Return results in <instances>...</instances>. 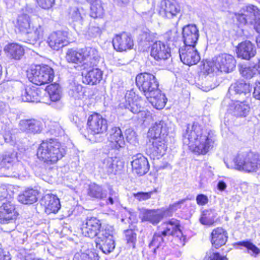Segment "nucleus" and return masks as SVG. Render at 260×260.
I'll list each match as a JSON object with an SVG mask.
<instances>
[{
  "instance_id": "61",
  "label": "nucleus",
  "mask_w": 260,
  "mask_h": 260,
  "mask_svg": "<svg viewBox=\"0 0 260 260\" xmlns=\"http://www.w3.org/2000/svg\"><path fill=\"white\" fill-rule=\"evenodd\" d=\"M253 96L256 100H260V80L255 83Z\"/></svg>"
},
{
  "instance_id": "6",
  "label": "nucleus",
  "mask_w": 260,
  "mask_h": 260,
  "mask_svg": "<svg viewBox=\"0 0 260 260\" xmlns=\"http://www.w3.org/2000/svg\"><path fill=\"white\" fill-rule=\"evenodd\" d=\"M28 78L30 82L36 85H42L50 83L54 78L53 70L47 65L32 66L28 71Z\"/></svg>"
},
{
  "instance_id": "44",
  "label": "nucleus",
  "mask_w": 260,
  "mask_h": 260,
  "mask_svg": "<svg viewBox=\"0 0 260 260\" xmlns=\"http://www.w3.org/2000/svg\"><path fill=\"white\" fill-rule=\"evenodd\" d=\"M160 232L155 233L153 235L152 240L149 244L150 248L154 253L156 252L157 249L164 245V238Z\"/></svg>"
},
{
  "instance_id": "45",
  "label": "nucleus",
  "mask_w": 260,
  "mask_h": 260,
  "mask_svg": "<svg viewBox=\"0 0 260 260\" xmlns=\"http://www.w3.org/2000/svg\"><path fill=\"white\" fill-rule=\"evenodd\" d=\"M258 72V69L255 66H247L246 65H240L239 72L242 77L246 79H251L257 72Z\"/></svg>"
},
{
  "instance_id": "14",
  "label": "nucleus",
  "mask_w": 260,
  "mask_h": 260,
  "mask_svg": "<svg viewBox=\"0 0 260 260\" xmlns=\"http://www.w3.org/2000/svg\"><path fill=\"white\" fill-rule=\"evenodd\" d=\"M17 153L16 152L8 153L3 156L1 161L0 170L1 172L8 171L5 173V176L11 177H17L19 176V173L13 171L14 165L17 162Z\"/></svg>"
},
{
  "instance_id": "35",
  "label": "nucleus",
  "mask_w": 260,
  "mask_h": 260,
  "mask_svg": "<svg viewBox=\"0 0 260 260\" xmlns=\"http://www.w3.org/2000/svg\"><path fill=\"white\" fill-rule=\"evenodd\" d=\"M102 72L98 68H93L90 70L83 78V83L94 85L99 83L102 78Z\"/></svg>"
},
{
  "instance_id": "21",
  "label": "nucleus",
  "mask_w": 260,
  "mask_h": 260,
  "mask_svg": "<svg viewBox=\"0 0 260 260\" xmlns=\"http://www.w3.org/2000/svg\"><path fill=\"white\" fill-rule=\"evenodd\" d=\"M236 54L238 58L249 60L256 54V48L253 44L249 41L241 42L236 47Z\"/></svg>"
},
{
  "instance_id": "63",
  "label": "nucleus",
  "mask_w": 260,
  "mask_h": 260,
  "mask_svg": "<svg viewBox=\"0 0 260 260\" xmlns=\"http://www.w3.org/2000/svg\"><path fill=\"white\" fill-rule=\"evenodd\" d=\"M135 97V93L133 91V90H130L126 92L125 95V99L126 100V102L129 103L132 102L133 101H135L134 100V98Z\"/></svg>"
},
{
  "instance_id": "27",
  "label": "nucleus",
  "mask_w": 260,
  "mask_h": 260,
  "mask_svg": "<svg viewBox=\"0 0 260 260\" xmlns=\"http://www.w3.org/2000/svg\"><path fill=\"white\" fill-rule=\"evenodd\" d=\"M84 69L94 66L98 64L100 57L98 50L93 48L86 47L83 49Z\"/></svg>"
},
{
  "instance_id": "10",
  "label": "nucleus",
  "mask_w": 260,
  "mask_h": 260,
  "mask_svg": "<svg viewBox=\"0 0 260 260\" xmlns=\"http://www.w3.org/2000/svg\"><path fill=\"white\" fill-rule=\"evenodd\" d=\"M100 221L95 217H88L82 224L81 233L85 237L90 238H98L99 234L103 230Z\"/></svg>"
},
{
  "instance_id": "25",
  "label": "nucleus",
  "mask_w": 260,
  "mask_h": 260,
  "mask_svg": "<svg viewBox=\"0 0 260 260\" xmlns=\"http://www.w3.org/2000/svg\"><path fill=\"white\" fill-rule=\"evenodd\" d=\"M165 138H152V144L147 149V153L151 155V157L162 156L167 149V145L164 140Z\"/></svg>"
},
{
  "instance_id": "42",
  "label": "nucleus",
  "mask_w": 260,
  "mask_h": 260,
  "mask_svg": "<svg viewBox=\"0 0 260 260\" xmlns=\"http://www.w3.org/2000/svg\"><path fill=\"white\" fill-rule=\"evenodd\" d=\"M83 49L78 51L71 49L66 54V59L69 62L77 63L83 61Z\"/></svg>"
},
{
  "instance_id": "23",
  "label": "nucleus",
  "mask_w": 260,
  "mask_h": 260,
  "mask_svg": "<svg viewBox=\"0 0 260 260\" xmlns=\"http://www.w3.org/2000/svg\"><path fill=\"white\" fill-rule=\"evenodd\" d=\"M228 239V234L221 227L213 229L210 234V239L213 247L218 249L224 245Z\"/></svg>"
},
{
  "instance_id": "41",
  "label": "nucleus",
  "mask_w": 260,
  "mask_h": 260,
  "mask_svg": "<svg viewBox=\"0 0 260 260\" xmlns=\"http://www.w3.org/2000/svg\"><path fill=\"white\" fill-rule=\"evenodd\" d=\"M46 90L51 101L56 102L59 101L61 99V89L58 84L54 83L47 86Z\"/></svg>"
},
{
  "instance_id": "34",
  "label": "nucleus",
  "mask_w": 260,
  "mask_h": 260,
  "mask_svg": "<svg viewBox=\"0 0 260 260\" xmlns=\"http://www.w3.org/2000/svg\"><path fill=\"white\" fill-rule=\"evenodd\" d=\"M87 194L90 197L95 199L104 200L106 198L107 192V190L104 189L102 185L92 183L88 186Z\"/></svg>"
},
{
  "instance_id": "33",
  "label": "nucleus",
  "mask_w": 260,
  "mask_h": 260,
  "mask_svg": "<svg viewBox=\"0 0 260 260\" xmlns=\"http://www.w3.org/2000/svg\"><path fill=\"white\" fill-rule=\"evenodd\" d=\"M38 192L32 188H28L21 192L17 197L18 201L23 204H32L38 200Z\"/></svg>"
},
{
  "instance_id": "49",
  "label": "nucleus",
  "mask_w": 260,
  "mask_h": 260,
  "mask_svg": "<svg viewBox=\"0 0 260 260\" xmlns=\"http://www.w3.org/2000/svg\"><path fill=\"white\" fill-rule=\"evenodd\" d=\"M186 200V199H182L173 204L170 205L167 209L162 211L164 217L172 216L175 212L181 208L182 205L185 203Z\"/></svg>"
},
{
  "instance_id": "59",
  "label": "nucleus",
  "mask_w": 260,
  "mask_h": 260,
  "mask_svg": "<svg viewBox=\"0 0 260 260\" xmlns=\"http://www.w3.org/2000/svg\"><path fill=\"white\" fill-rule=\"evenodd\" d=\"M101 33L100 28L97 26L91 25L88 30V34L92 37L100 36Z\"/></svg>"
},
{
  "instance_id": "37",
  "label": "nucleus",
  "mask_w": 260,
  "mask_h": 260,
  "mask_svg": "<svg viewBox=\"0 0 260 260\" xmlns=\"http://www.w3.org/2000/svg\"><path fill=\"white\" fill-rule=\"evenodd\" d=\"M217 74H208L205 72V69H204V77L202 78V82L201 84V87L202 90L205 91H208L212 89H214L216 85L214 83L216 81L215 75Z\"/></svg>"
},
{
  "instance_id": "32",
  "label": "nucleus",
  "mask_w": 260,
  "mask_h": 260,
  "mask_svg": "<svg viewBox=\"0 0 260 260\" xmlns=\"http://www.w3.org/2000/svg\"><path fill=\"white\" fill-rule=\"evenodd\" d=\"M230 111L237 117H245L249 113L250 107L244 102L236 101L230 105Z\"/></svg>"
},
{
  "instance_id": "58",
  "label": "nucleus",
  "mask_w": 260,
  "mask_h": 260,
  "mask_svg": "<svg viewBox=\"0 0 260 260\" xmlns=\"http://www.w3.org/2000/svg\"><path fill=\"white\" fill-rule=\"evenodd\" d=\"M49 131L52 135L57 136L61 133L62 128L58 123L53 122L50 126Z\"/></svg>"
},
{
  "instance_id": "11",
  "label": "nucleus",
  "mask_w": 260,
  "mask_h": 260,
  "mask_svg": "<svg viewBox=\"0 0 260 260\" xmlns=\"http://www.w3.org/2000/svg\"><path fill=\"white\" fill-rule=\"evenodd\" d=\"M87 124L91 133L93 135L103 134L106 132L108 128L106 119L98 113L89 116Z\"/></svg>"
},
{
  "instance_id": "47",
  "label": "nucleus",
  "mask_w": 260,
  "mask_h": 260,
  "mask_svg": "<svg viewBox=\"0 0 260 260\" xmlns=\"http://www.w3.org/2000/svg\"><path fill=\"white\" fill-rule=\"evenodd\" d=\"M90 4H91V17L95 18L102 16L104 14V9L101 5V1H94Z\"/></svg>"
},
{
  "instance_id": "52",
  "label": "nucleus",
  "mask_w": 260,
  "mask_h": 260,
  "mask_svg": "<svg viewBox=\"0 0 260 260\" xmlns=\"http://www.w3.org/2000/svg\"><path fill=\"white\" fill-rule=\"evenodd\" d=\"M125 239L130 247H135L137 240V234L132 230H127L125 231Z\"/></svg>"
},
{
  "instance_id": "30",
  "label": "nucleus",
  "mask_w": 260,
  "mask_h": 260,
  "mask_svg": "<svg viewBox=\"0 0 260 260\" xmlns=\"http://www.w3.org/2000/svg\"><path fill=\"white\" fill-rule=\"evenodd\" d=\"M168 134V127L164 121L156 122L149 129L148 135L152 138H165Z\"/></svg>"
},
{
  "instance_id": "20",
  "label": "nucleus",
  "mask_w": 260,
  "mask_h": 260,
  "mask_svg": "<svg viewBox=\"0 0 260 260\" xmlns=\"http://www.w3.org/2000/svg\"><path fill=\"white\" fill-rule=\"evenodd\" d=\"M48 43L53 50H59L68 44V32L61 30L53 32L48 38Z\"/></svg>"
},
{
  "instance_id": "18",
  "label": "nucleus",
  "mask_w": 260,
  "mask_h": 260,
  "mask_svg": "<svg viewBox=\"0 0 260 260\" xmlns=\"http://www.w3.org/2000/svg\"><path fill=\"white\" fill-rule=\"evenodd\" d=\"M252 87L249 83L244 80H239L232 84L229 88V94L234 96H245L246 98L250 95Z\"/></svg>"
},
{
  "instance_id": "16",
  "label": "nucleus",
  "mask_w": 260,
  "mask_h": 260,
  "mask_svg": "<svg viewBox=\"0 0 260 260\" xmlns=\"http://www.w3.org/2000/svg\"><path fill=\"white\" fill-rule=\"evenodd\" d=\"M114 48L117 51H125L131 49L134 45L131 35L125 32L116 35L112 41Z\"/></svg>"
},
{
  "instance_id": "9",
  "label": "nucleus",
  "mask_w": 260,
  "mask_h": 260,
  "mask_svg": "<svg viewBox=\"0 0 260 260\" xmlns=\"http://www.w3.org/2000/svg\"><path fill=\"white\" fill-rule=\"evenodd\" d=\"M17 215L14 205L10 203H3L0 207V223L8 225L7 232H11L15 229Z\"/></svg>"
},
{
  "instance_id": "60",
  "label": "nucleus",
  "mask_w": 260,
  "mask_h": 260,
  "mask_svg": "<svg viewBox=\"0 0 260 260\" xmlns=\"http://www.w3.org/2000/svg\"><path fill=\"white\" fill-rule=\"evenodd\" d=\"M154 38L153 34L151 33L150 31H144L141 35V40L148 42H152Z\"/></svg>"
},
{
  "instance_id": "13",
  "label": "nucleus",
  "mask_w": 260,
  "mask_h": 260,
  "mask_svg": "<svg viewBox=\"0 0 260 260\" xmlns=\"http://www.w3.org/2000/svg\"><path fill=\"white\" fill-rule=\"evenodd\" d=\"M179 56L182 62L191 66L197 64L200 60V56L196 46H184L179 50Z\"/></svg>"
},
{
  "instance_id": "2",
  "label": "nucleus",
  "mask_w": 260,
  "mask_h": 260,
  "mask_svg": "<svg viewBox=\"0 0 260 260\" xmlns=\"http://www.w3.org/2000/svg\"><path fill=\"white\" fill-rule=\"evenodd\" d=\"M136 84L156 109H162L165 106L167 98L158 89L159 83L154 75L146 72L139 74L136 77Z\"/></svg>"
},
{
  "instance_id": "64",
  "label": "nucleus",
  "mask_w": 260,
  "mask_h": 260,
  "mask_svg": "<svg viewBox=\"0 0 260 260\" xmlns=\"http://www.w3.org/2000/svg\"><path fill=\"white\" fill-rule=\"evenodd\" d=\"M8 194L7 189L6 186H0V200H3L7 198Z\"/></svg>"
},
{
  "instance_id": "28",
  "label": "nucleus",
  "mask_w": 260,
  "mask_h": 260,
  "mask_svg": "<svg viewBox=\"0 0 260 260\" xmlns=\"http://www.w3.org/2000/svg\"><path fill=\"white\" fill-rule=\"evenodd\" d=\"M180 11V7L176 3L164 0L161 2L159 13L163 17L171 18L179 13Z\"/></svg>"
},
{
  "instance_id": "8",
  "label": "nucleus",
  "mask_w": 260,
  "mask_h": 260,
  "mask_svg": "<svg viewBox=\"0 0 260 260\" xmlns=\"http://www.w3.org/2000/svg\"><path fill=\"white\" fill-rule=\"evenodd\" d=\"M164 230L160 232L164 237L172 236L174 240L179 246H183L185 243L186 238L180 230V222L174 219L164 222L162 224Z\"/></svg>"
},
{
  "instance_id": "24",
  "label": "nucleus",
  "mask_w": 260,
  "mask_h": 260,
  "mask_svg": "<svg viewBox=\"0 0 260 260\" xmlns=\"http://www.w3.org/2000/svg\"><path fill=\"white\" fill-rule=\"evenodd\" d=\"M108 139L111 142L112 148L121 152L125 149V144L124 137L119 127H112L110 130Z\"/></svg>"
},
{
  "instance_id": "31",
  "label": "nucleus",
  "mask_w": 260,
  "mask_h": 260,
  "mask_svg": "<svg viewBox=\"0 0 260 260\" xmlns=\"http://www.w3.org/2000/svg\"><path fill=\"white\" fill-rule=\"evenodd\" d=\"M15 27L20 32L26 34H31L30 30V18L27 14L22 13L19 15L16 20L13 22Z\"/></svg>"
},
{
  "instance_id": "29",
  "label": "nucleus",
  "mask_w": 260,
  "mask_h": 260,
  "mask_svg": "<svg viewBox=\"0 0 260 260\" xmlns=\"http://www.w3.org/2000/svg\"><path fill=\"white\" fill-rule=\"evenodd\" d=\"M163 217H165L162 211L158 212L154 210L142 209L139 214L142 221H149L153 224H157Z\"/></svg>"
},
{
  "instance_id": "50",
  "label": "nucleus",
  "mask_w": 260,
  "mask_h": 260,
  "mask_svg": "<svg viewBox=\"0 0 260 260\" xmlns=\"http://www.w3.org/2000/svg\"><path fill=\"white\" fill-rule=\"evenodd\" d=\"M237 245L246 248L247 252L252 256H256L260 253V249L250 241H244L237 243Z\"/></svg>"
},
{
  "instance_id": "55",
  "label": "nucleus",
  "mask_w": 260,
  "mask_h": 260,
  "mask_svg": "<svg viewBox=\"0 0 260 260\" xmlns=\"http://www.w3.org/2000/svg\"><path fill=\"white\" fill-rule=\"evenodd\" d=\"M154 191L149 192H138L134 194L135 198L139 201H145L149 199Z\"/></svg>"
},
{
  "instance_id": "17",
  "label": "nucleus",
  "mask_w": 260,
  "mask_h": 260,
  "mask_svg": "<svg viewBox=\"0 0 260 260\" xmlns=\"http://www.w3.org/2000/svg\"><path fill=\"white\" fill-rule=\"evenodd\" d=\"M18 125L20 131L28 135L39 134L43 128L42 122L34 118L21 119Z\"/></svg>"
},
{
  "instance_id": "1",
  "label": "nucleus",
  "mask_w": 260,
  "mask_h": 260,
  "mask_svg": "<svg viewBox=\"0 0 260 260\" xmlns=\"http://www.w3.org/2000/svg\"><path fill=\"white\" fill-rule=\"evenodd\" d=\"M215 139L212 133L203 129L198 123L188 124L183 133V144L198 154H205L213 147Z\"/></svg>"
},
{
  "instance_id": "40",
  "label": "nucleus",
  "mask_w": 260,
  "mask_h": 260,
  "mask_svg": "<svg viewBox=\"0 0 260 260\" xmlns=\"http://www.w3.org/2000/svg\"><path fill=\"white\" fill-rule=\"evenodd\" d=\"M21 96L22 100L25 102H37L38 100V93L34 88H25L21 91Z\"/></svg>"
},
{
  "instance_id": "19",
  "label": "nucleus",
  "mask_w": 260,
  "mask_h": 260,
  "mask_svg": "<svg viewBox=\"0 0 260 260\" xmlns=\"http://www.w3.org/2000/svg\"><path fill=\"white\" fill-rule=\"evenodd\" d=\"M150 55L157 61L165 60L170 56V49L165 43L156 41L151 48Z\"/></svg>"
},
{
  "instance_id": "48",
  "label": "nucleus",
  "mask_w": 260,
  "mask_h": 260,
  "mask_svg": "<svg viewBox=\"0 0 260 260\" xmlns=\"http://www.w3.org/2000/svg\"><path fill=\"white\" fill-rule=\"evenodd\" d=\"M29 32H31V34H27L28 37L30 38L28 40L30 41L29 43L34 44L42 37L43 28L41 25H39L34 27L32 31L31 29L29 30Z\"/></svg>"
},
{
  "instance_id": "5",
  "label": "nucleus",
  "mask_w": 260,
  "mask_h": 260,
  "mask_svg": "<svg viewBox=\"0 0 260 260\" xmlns=\"http://www.w3.org/2000/svg\"><path fill=\"white\" fill-rule=\"evenodd\" d=\"M234 57L228 54H221L213 61L204 63V69L208 74H218L219 72L230 73L236 67Z\"/></svg>"
},
{
  "instance_id": "22",
  "label": "nucleus",
  "mask_w": 260,
  "mask_h": 260,
  "mask_svg": "<svg viewBox=\"0 0 260 260\" xmlns=\"http://www.w3.org/2000/svg\"><path fill=\"white\" fill-rule=\"evenodd\" d=\"M131 165L133 171L139 176L145 175L149 170L147 159L141 153L133 156Z\"/></svg>"
},
{
  "instance_id": "36",
  "label": "nucleus",
  "mask_w": 260,
  "mask_h": 260,
  "mask_svg": "<svg viewBox=\"0 0 260 260\" xmlns=\"http://www.w3.org/2000/svg\"><path fill=\"white\" fill-rule=\"evenodd\" d=\"M115 159L116 158L107 157L102 159L99 164V172L103 174L107 175L113 173L116 167Z\"/></svg>"
},
{
  "instance_id": "4",
  "label": "nucleus",
  "mask_w": 260,
  "mask_h": 260,
  "mask_svg": "<svg viewBox=\"0 0 260 260\" xmlns=\"http://www.w3.org/2000/svg\"><path fill=\"white\" fill-rule=\"evenodd\" d=\"M226 164L228 168L247 172H256L260 167V156L251 151H241L233 158L231 165Z\"/></svg>"
},
{
  "instance_id": "53",
  "label": "nucleus",
  "mask_w": 260,
  "mask_h": 260,
  "mask_svg": "<svg viewBox=\"0 0 260 260\" xmlns=\"http://www.w3.org/2000/svg\"><path fill=\"white\" fill-rule=\"evenodd\" d=\"M84 93V89L80 85L73 87L69 92L70 94L76 100L81 99L83 96Z\"/></svg>"
},
{
  "instance_id": "15",
  "label": "nucleus",
  "mask_w": 260,
  "mask_h": 260,
  "mask_svg": "<svg viewBox=\"0 0 260 260\" xmlns=\"http://www.w3.org/2000/svg\"><path fill=\"white\" fill-rule=\"evenodd\" d=\"M182 34L184 46H196L199 37V31L195 24H188L184 26Z\"/></svg>"
},
{
  "instance_id": "12",
  "label": "nucleus",
  "mask_w": 260,
  "mask_h": 260,
  "mask_svg": "<svg viewBox=\"0 0 260 260\" xmlns=\"http://www.w3.org/2000/svg\"><path fill=\"white\" fill-rule=\"evenodd\" d=\"M260 12L258 9L253 5L244 7L238 13V20L242 24H253L259 18Z\"/></svg>"
},
{
  "instance_id": "43",
  "label": "nucleus",
  "mask_w": 260,
  "mask_h": 260,
  "mask_svg": "<svg viewBox=\"0 0 260 260\" xmlns=\"http://www.w3.org/2000/svg\"><path fill=\"white\" fill-rule=\"evenodd\" d=\"M99 256L94 250H88L86 252H77L75 254L73 260H99Z\"/></svg>"
},
{
  "instance_id": "3",
  "label": "nucleus",
  "mask_w": 260,
  "mask_h": 260,
  "mask_svg": "<svg viewBox=\"0 0 260 260\" xmlns=\"http://www.w3.org/2000/svg\"><path fill=\"white\" fill-rule=\"evenodd\" d=\"M38 157L47 164H53L66 154L64 147L56 139L43 141L37 150Z\"/></svg>"
},
{
  "instance_id": "46",
  "label": "nucleus",
  "mask_w": 260,
  "mask_h": 260,
  "mask_svg": "<svg viewBox=\"0 0 260 260\" xmlns=\"http://www.w3.org/2000/svg\"><path fill=\"white\" fill-rule=\"evenodd\" d=\"M84 10L82 8L72 7L70 8L69 15L74 21L81 22L84 15Z\"/></svg>"
},
{
  "instance_id": "57",
  "label": "nucleus",
  "mask_w": 260,
  "mask_h": 260,
  "mask_svg": "<svg viewBox=\"0 0 260 260\" xmlns=\"http://www.w3.org/2000/svg\"><path fill=\"white\" fill-rule=\"evenodd\" d=\"M40 7L44 9L51 8L54 4L55 0H37Z\"/></svg>"
},
{
  "instance_id": "7",
  "label": "nucleus",
  "mask_w": 260,
  "mask_h": 260,
  "mask_svg": "<svg viewBox=\"0 0 260 260\" xmlns=\"http://www.w3.org/2000/svg\"><path fill=\"white\" fill-rule=\"evenodd\" d=\"M114 229L108 225H103V230L96 238L95 243L97 248L104 253L108 254L113 251L115 248V242L113 237Z\"/></svg>"
},
{
  "instance_id": "39",
  "label": "nucleus",
  "mask_w": 260,
  "mask_h": 260,
  "mask_svg": "<svg viewBox=\"0 0 260 260\" xmlns=\"http://www.w3.org/2000/svg\"><path fill=\"white\" fill-rule=\"evenodd\" d=\"M217 213L215 210L209 209L203 211L200 218V222L203 225H212L215 222Z\"/></svg>"
},
{
  "instance_id": "56",
  "label": "nucleus",
  "mask_w": 260,
  "mask_h": 260,
  "mask_svg": "<svg viewBox=\"0 0 260 260\" xmlns=\"http://www.w3.org/2000/svg\"><path fill=\"white\" fill-rule=\"evenodd\" d=\"M126 139L128 142L135 144L137 142L136 133L131 129H127L125 131Z\"/></svg>"
},
{
  "instance_id": "51",
  "label": "nucleus",
  "mask_w": 260,
  "mask_h": 260,
  "mask_svg": "<svg viewBox=\"0 0 260 260\" xmlns=\"http://www.w3.org/2000/svg\"><path fill=\"white\" fill-rule=\"evenodd\" d=\"M143 101L142 100L138 101L135 100L132 102L126 103L125 107V109L132 112L134 114H137L140 112L141 109H143L142 107Z\"/></svg>"
},
{
  "instance_id": "26",
  "label": "nucleus",
  "mask_w": 260,
  "mask_h": 260,
  "mask_svg": "<svg viewBox=\"0 0 260 260\" xmlns=\"http://www.w3.org/2000/svg\"><path fill=\"white\" fill-rule=\"evenodd\" d=\"M41 204L45 207V212L48 214L55 213L60 208L59 200L54 194H47L44 196L41 200Z\"/></svg>"
},
{
  "instance_id": "62",
  "label": "nucleus",
  "mask_w": 260,
  "mask_h": 260,
  "mask_svg": "<svg viewBox=\"0 0 260 260\" xmlns=\"http://www.w3.org/2000/svg\"><path fill=\"white\" fill-rule=\"evenodd\" d=\"M196 201L198 204L200 205H204L208 202V198L203 194H200L197 196Z\"/></svg>"
},
{
  "instance_id": "38",
  "label": "nucleus",
  "mask_w": 260,
  "mask_h": 260,
  "mask_svg": "<svg viewBox=\"0 0 260 260\" xmlns=\"http://www.w3.org/2000/svg\"><path fill=\"white\" fill-rule=\"evenodd\" d=\"M5 50L12 58L17 60L20 59L24 53L23 47L16 43L8 44L5 47Z\"/></svg>"
},
{
  "instance_id": "54",
  "label": "nucleus",
  "mask_w": 260,
  "mask_h": 260,
  "mask_svg": "<svg viewBox=\"0 0 260 260\" xmlns=\"http://www.w3.org/2000/svg\"><path fill=\"white\" fill-rule=\"evenodd\" d=\"M204 260H228L225 256H221L219 253L209 250L207 252Z\"/></svg>"
}]
</instances>
